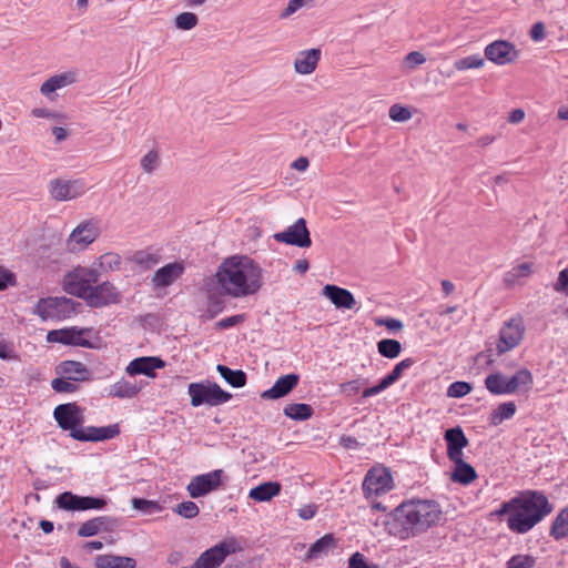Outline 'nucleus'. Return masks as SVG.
Returning <instances> with one entry per match:
<instances>
[{"instance_id":"f257e3e1","label":"nucleus","mask_w":568,"mask_h":568,"mask_svg":"<svg viewBox=\"0 0 568 568\" xmlns=\"http://www.w3.org/2000/svg\"><path fill=\"white\" fill-rule=\"evenodd\" d=\"M443 516L439 504L435 500L410 499L403 501L384 520L389 536L407 540L420 536L436 526Z\"/></svg>"},{"instance_id":"f03ea898","label":"nucleus","mask_w":568,"mask_h":568,"mask_svg":"<svg viewBox=\"0 0 568 568\" xmlns=\"http://www.w3.org/2000/svg\"><path fill=\"white\" fill-rule=\"evenodd\" d=\"M262 268L247 256L235 255L225 258L211 277L222 295L234 298L255 294L262 287Z\"/></svg>"},{"instance_id":"7ed1b4c3","label":"nucleus","mask_w":568,"mask_h":568,"mask_svg":"<svg viewBox=\"0 0 568 568\" xmlns=\"http://www.w3.org/2000/svg\"><path fill=\"white\" fill-rule=\"evenodd\" d=\"M491 515L507 516L508 528L517 534L527 532L532 528V491L527 490L519 496L503 503Z\"/></svg>"},{"instance_id":"20e7f679","label":"nucleus","mask_w":568,"mask_h":568,"mask_svg":"<svg viewBox=\"0 0 568 568\" xmlns=\"http://www.w3.org/2000/svg\"><path fill=\"white\" fill-rule=\"evenodd\" d=\"M101 272L98 270L95 264L90 267L78 266L67 273L63 277L62 285L63 290L79 298L84 300L89 294V291L99 282Z\"/></svg>"},{"instance_id":"39448f33","label":"nucleus","mask_w":568,"mask_h":568,"mask_svg":"<svg viewBox=\"0 0 568 568\" xmlns=\"http://www.w3.org/2000/svg\"><path fill=\"white\" fill-rule=\"evenodd\" d=\"M243 550V545L235 537L226 538L203 551L191 568H217L229 555Z\"/></svg>"},{"instance_id":"423d86ee","label":"nucleus","mask_w":568,"mask_h":568,"mask_svg":"<svg viewBox=\"0 0 568 568\" xmlns=\"http://www.w3.org/2000/svg\"><path fill=\"white\" fill-rule=\"evenodd\" d=\"M191 405L199 407L203 404L217 406L229 402L232 395L223 390L216 383H191L189 385Z\"/></svg>"},{"instance_id":"0eeeda50","label":"nucleus","mask_w":568,"mask_h":568,"mask_svg":"<svg viewBox=\"0 0 568 568\" xmlns=\"http://www.w3.org/2000/svg\"><path fill=\"white\" fill-rule=\"evenodd\" d=\"M531 381V374L527 369H521L510 378L501 373L490 374L485 379L486 388L495 395L511 394Z\"/></svg>"},{"instance_id":"6e6552de","label":"nucleus","mask_w":568,"mask_h":568,"mask_svg":"<svg viewBox=\"0 0 568 568\" xmlns=\"http://www.w3.org/2000/svg\"><path fill=\"white\" fill-rule=\"evenodd\" d=\"M91 332V327L79 328L77 326L53 329L48 333L47 341L50 343L94 348V343L87 337Z\"/></svg>"},{"instance_id":"1a4fd4ad","label":"nucleus","mask_w":568,"mask_h":568,"mask_svg":"<svg viewBox=\"0 0 568 568\" xmlns=\"http://www.w3.org/2000/svg\"><path fill=\"white\" fill-rule=\"evenodd\" d=\"M393 488L390 473L386 468L371 469L363 481V493L367 499L388 493Z\"/></svg>"},{"instance_id":"9d476101","label":"nucleus","mask_w":568,"mask_h":568,"mask_svg":"<svg viewBox=\"0 0 568 568\" xmlns=\"http://www.w3.org/2000/svg\"><path fill=\"white\" fill-rule=\"evenodd\" d=\"M122 294L116 286L109 282H102L101 284L94 285L84 301L90 307L100 308L111 304H118L121 302Z\"/></svg>"},{"instance_id":"9b49d317","label":"nucleus","mask_w":568,"mask_h":568,"mask_svg":"<svg viewBox=\"0 0 568 568\" xmlns=\"http://www.w3.org/2000/svg\"><path fill=\"white\" fill-rule=\"evenodd\" d=\"M223 477V469H215L206 474L197 475L191 479L186 486V490L192 498L203 497L216 490L222 485Z\"/></svg>"},{"instance_id":"f8f14e48","label":"nucleus","mask_w":568,"mask_h":568,"mask_svg":"<svg viewBox=\"0 0 568 568\" xmlns=\"http://www.w3.org/2000/svg\"><path fill=\"white\" fill-rule=\"evenodd\" d=\"M49 192L55 201H71L82 196L87 186L83 180L55 179L49 182Z\"/></svg>"},{"instance_id":"ddd939ff","label":"nucleus","mask_w":568,"mask_h":568,"mask_svg":"<svg viewBox=\"0 0 568 568\" xmlns=\"http://www.w3.org/2000/svg\"><path fill=\"white\" fill-rule=\"evenodd\" d=\"M55 503L59 508L65 510L102 509L106 506L105 498L92 496H78L71 491L60 494Z\"/></svg>"},{"instance_id":"4468645a","label":"nucleus","mask_w":568,"mask_h":568,"mask_svg":"<svg viewBox=\"0 0 568 568\" xmlns=\"http://www.w3.org/2000/svg\"><path fill=\"white\" fill-rule=\"evenodd\" d=\"M53 416L62 429L70 430L72 438L84 420L82 409L75 403L58 405L54 408Z\"/></svg>"},{"instance_id":"2eb2a0df","label":"nucleus","mask_w":568,"mask_h":568,"mask_svg":"<svg viewBox=\"0 0 568 568\" xmlns=\"http://www.w3.org/2000/svg\"><path fill=\"white\" fill-rule=\"evenodd\" d=\"M274 240L278 243L295 245L297 247H310L312 240L306 226L305 219H298L293 225L288 226L284 232L275 233Z\"/></svg>"},{"instance_id":"dca6fc26","label":"nucleus","mask_w":568,"mask_h":568,"mask_svg":"<svg viewBox=\"0 0 568 568\" xmlns=\"http://www.w3.org/2000/svg\"><path fill=\"white\" fill-rule=\"evenodd\" d=\"M99 236L97 222L85 221L79 224L70 234L67 245L70 251H82Z\"/></svg>"},{"instance_id":"f3484780","label":"nucleus","mask_w":568,"mask_h":568,"mask_svg":"<svg viewBox=\"0 0 568 568\" xmlns=\"http://www.w3.org/2000/svg\"><path fill=\"white\" fill-rule=\"evenodd\" d=\"M524 336V327L520 318H511L500 329L497 343L498 354H504L516 347Z\"/></svg>"},{"instance_id":"a211bd4d","label":"nucleus","mask_w":568,"mask_h":568,"mask_svg":"<svg viewBox=\"0 0 568 568\" xmlns=\"http://www.w3.org/2000/svg\"><path fill=\"white\" fill-rule=\"evenodd\" d=\"M74 302L68 297L40 298L34 313L43 321L59 317L60 313L73 310Z\"/></svg>"},{"instance_id":"6ab92c4d","label":"nucleus","mask_w":568,"mask_h":568,"mask_svg":"<svg viewBox=\"0 0 568 568\" xmlns=\"http://www.w3.org/2000/svg\"><path fill=\"white\" fill-rule=\"evenodd\" d=\"M485 57L496 64L504 65L516 59L517 51L510 42L497 40L486 47Z\"/></svg>"},{"instance_id":"aec40b11","label":"nucleus","mask_w":568,"mask_h":568,"mask_svg":"<svg viewBox=\"0 0 568 568\" xmlns=\"http://www.w3.org/2000/svg\"><path fill=\"white\" fill-rule=\"evenodd\" d=\"M185 271L183 262H172L160 267L153 274L151 283L156 288H163L172 285L179 280Z\"/></svg>"},{"instance_id":"412c9836","label":"nucleus","mask_w":568,"mask_h":568,"mask_svg":"<svg viewBox=\"0 0 568 568\" xmlns=\"http://www.w3.org/2000/svg\"><path fill=\"white\" fill-rule=\"evenodd\" d=\"M444 438L447 443V456L449 460L463 458V449L468 446V439L463 429L457 426L445 432Z\"/></svg>"},{"instance_id":"4be33fe9","label":"nucleus","mask_w":568,"mask_h":568,"mask_svg":"<svg viewBox=\"0 0 568 568\" xmlns=\"http://www.w3.org/2000/svg\"><path fill=\"white\" fill-rule=\"evenodd\" d=\"M322 294L328 298L337 308L352 310L356 305V301L351 291L327 284L323 287Z\"/></svg>"},{"instance_id":"5701e85b","label":"nucleus","mask_w":568,"mask_h":568,"mask_svg":"<svg viewBox=\"0 0 568 568\" xmlns=\"http://www.w3.org/2000/svg\"><path fill=\"white\" fill-rule=\"evenodd\" d=\"M298 381L300 376L294 373L281 376L270 389L262 393L261 397L264 399L282 398L297 386Z\"/></svg>"},{"instance_id":"b1692460","label":"nucleus","mask_w":568,"mask_h":568,"mask_svg":"<svg viewBox=\"0 0 568 568\" xmlns=\"http://www.w3.org/2000/svg\"><path fill=\"white\" fill-rule=\"evenodd\" d=\"M321 55L322 51L318 48H313L298 52L294 60L295 72L302 75L313 73L321 60Z\"/></svg>"},{"instance_id":"393cba45","label":"nucleus","mask_w":568,"mask_h":568,"mask_svg":"<svg viewBox=\"0 0 568 568\" xmlns=\"http://www.w3.org/2000/svg\"><path fill=\"white\" fill-rule=\"evenodd\" d=\"M78 72L74 70H69L59 74H54L45 80L41 87V94L48 97L57 90L63 89L68 85H71L77 82Z\"/></svg>"},{"instance_id":"a878e982","label":"nucleus","mask_w":568,"mask_h":568,"mask_svg":"<svg viewBox=\"0 0 568 568\" xmlns=\"http://www.w3.org/2000/svg\"><path fill=\"white\" fill-rule=\"evenodd\" d=\"M164 365L165 363L159 357H139L130 362L125 371L129 375L143 374L154 377V371L164 367Z\"/></svg>"},{"instance_id":"bb28decb","label":"nucleus","mask_w":568,"mask_h":568,"mask_svg":"<svg viewBox=\"0 0 568 568\" xmlns=\"http://www.w3.org/2000/svg\"><path fill=\"white\" fill-rule=\"evenodd\" d=\"M115 525L116 520L114 518L108 516L94 517L79 527L78 535L80 537H91L101 531H111Z\"/></svg>"},{"instance_id":"cd10ccee","label":"nucleus","mask_w":568,"mask_h":568,"mask_svg":"<svg viewBox=\"0 0 568 568\" xmlns=\"http://www.w3.org/2000/svg\"><path fill=\"white\" fill-rule=\"evenodd\" d=\"M58 373L73 382H84L90 379V371L84 364L77 361H64L58 366Z\"/></svg>"},{"instance_id":"c85d7f7f","label":"nucleus","mask_w":568,"mask_h":568,"mask_svg":"<svg viewBox=\"0 0 568 568\" xmlns=\"http://www.w3.org/2000/svg\"><path fill=\"white\" fill-rule=\"evenodd\" d=\"M531 273V264L529 262H524L513 266L508 272L504 275V284L508 288H514L516 286H521L526 283Z\"/></svg>"},{"instance_id":"c756f323","label":"nucleus","mask_w":568,"mask_h":568,"mask_svg":"<svg viewBox=\"0 0 568 568\" xmlns=\"http://www.w3.org/2000/svg\"><path fill=\"white\" fill-rule=\"evenodd\" d=\"M129 261L132 262L141 271H146L161 262V255L159 251L150 247L134 252Z\"/></svg>"},{"instance_id":"7c9ffc66","label":"nucleus","mask_w":568,"mask_h":568,"mask_svg":"<svg viewBox=\"0 0 568 568\" xmlns=\"http://www.w3.org/2000/svg\"><path fill=\"white\" fill-rule=\"evenodd\" d=\"M336 546L337 540L333 534H326L311 545L305 555V560H313L326 556L328 551L334 549Z\"/></svg>"},{"instance_id":"2f4dec72","label":"nucleus","mask_w":568,"mask_h":568,"mask_svg":"<svg viewBox=\"0 0 568 568\" xmlns=\"http://www.w3.org/2000/svg\"><path fill=\"white\" fill-rule=\"evenodd\" d=\"M95 568H135V560L131 557L116 555H98L94 559Z\"/></svg>"},{"instance_id":"473e14b6","label":"nucleus","mask_w":568,"mask_h":568,"mask_svg":"<svg viewBox=\"0 0 568 568\" xmlns=\"http://www.w3.org/2000/svg\"><path fill=\"white\" fill-rule=\"evenodd\" d=\"M282 485L278 481H265L252 488L248 497L255 501H270L281 493Z\"/></svg>"},{"instance_id":"72a5a7b5","label":"nucleus","mask_w":568,"mask_h":568,"mask_svg":"<svg viewBox=\"0 0 568 568\" xmlns=\"http://www.w3.org/2000/svg\"><path fill=\"white\" fill-rule=\"evenodd\" d=\"M455 464V470L452 479L455 483L468 485L477 477L475 468L467 464L463 458L452 460Z\"/></svg>"},{"instance_id":"f704fd0d","label":"nucleus","mask_w":568,"mask_h":568,"mask_svg":"<svg viewBox=\"0 0 568 568\" xmlns=\"http://www.w3.org/2000/svg\"><path fill=\"white\" fill-rule=\"evenodd\" d=\"M141 390V386L124 378L110 386L109 396L116 398H132Z\"/></svg>"},{"instance_id":"c9c22d12","label":"nucleus","mask_w":568,"mask_h":568,"mask_svg":"<svg viewBox=\"0 0 568 568\" xmlns=\"http://www.w3.org/2000/svg\"><path fill=\"white\" fill-rule=\"evenodd\" d=\"M94 433H95L94 436H84L82 433L75 432L73 434V438L77 440H80V442L105 440V439L114 438L116 435H119L120 429H119V426L115 424V425H110L106 427H97V430H94Z\"/></svg>"},{"instance_id":"e433bc0d","label":"nucleus","mask_w":568,"mask_h":568,"mask_svg":"<svg viewBox=\"0 0 568 568\" xmlns=\"http://www.w3.org/2000/svg\"><path fill=\"white\" fill-rule=\"evenodd\" d=\"M216 371L221 377L232 387H243L246 384V374L242 369H231L230 367L219 364Z\"/></svg>"},{"instance_id":"4c0bfd02","label":"nucleus","mask_w":568,"mask_h":568,"mask_svg":"<svg viewBox=\"0 0 568 568\" xmlns=\"http://www.w3.org/2000/svg\"><path fill=\"white\" fill-rule=\"evenodd\" d=\"M284 415L294 420H306L314 414V409L308 404L291 403L284 407Z\"/></svg>"},{"instance_id":"58836bf2","label":"nucleus","mask_w":568,"mask_h":568,"mask_svg":"<svg viewBox=\"0 0 568 568\" xmlns=\"http://www.w3.org/2000/svg\"><path fill=\"white\" fill-rule=\"evenodd\" d=\"M93 264L98 270L104 273L119 271L121 268L122 258L118 253L108 252L102 254Z\"/></svg>"},{"instance_id":"ea45409f","label":"nucleus","mask_w":568,"mask_h":568,"mask_svg":"<svg viewBox=\"0 0 568 568\" xmlns=\"http://www.w3.org/2000/svg\"><path fill=\"white\" fill-rule=\"evenodd\" d=\"M550 536L556 540L568 536V506L555 518L550 528Z\"/></svg>"},{"instance_id":"a19ab883","label":"nucleus","mask_w":568,"mask_h":568,"mask_svg":"<svg viewBox=\"0 0 568 568\" xmlns=\"http://www.w3.org/2000/svg\"><path fill=\"white\" fill-rule=\"evenodd\" d=\"M516 412V405L513 402H507L500 404L497 409H495L490 415V424L497 426L501 424L505 419H508L514 416Z\"/></svg>"},{"instance_id":"79ce46f5","label":"nucleus","mask_w":568,"mask_h":568,"mask_svg":"<svg viewBox=\"0 0 568 568\" xmlns=\"http://www.w3.org/2000/svg\"><path fill=\"white\" fill-rule=\"evenodd\" d=\"M378 353L386 358H396L402 352V344L392 338H385L377 343Z\"/></svg>"},{"instance_id":"37998d69","label":"nucleus","mask_w":568,"mask_h":568,"mask_svg":"<svg viewBox=\"0 0 568 568\" xmlns=\"http://www.w3.org/2000/svg\"><path fill=\"white\" fill-rule=\"evenodd\" d=\"M552 510L554 506L549 503L548 498L544 494L535 490V524L540 521Z\"/></svg>"},{"instance_id":"c03bdc74","label":"nucleus","mask_w":568,"mask_h":568,"mask_svg":"<svg viewBox=\"0 0 568 568\" xmlns=\"http://www.w3.org/2000/svg\"><path fill=\"white\" fill-rule=\"evenodd\" d=\"M426 62V57L419 51H412L406 54L400 63V70L409 73Z\"/></svg>"},{"instance_id":"a18cd8bd","label":"nucleus","mask_w":568,"mask_h":568,"mask_svg":"<svg viewBox=\"0 0 568 568\" xmlns=\"http://www.w3.org/2000/svg\"><path fill=\"white\" fill-rule=\"evenodd\" d=\"M199 24V18L195 13L185 11L179 13L174 18V26L179 30L189 31L194 29Z\"/></svg>"},{"instance_id":"49530a36","label":"nucleus","mask_w":568,"mask_h":568,"mask_svg":"<svg viewBox=\"0 0 568 568\" xmlns=\"http://www.w3.org/2000/svg\"><path fill=\"white\" fill-rule=\"evenodd\" d=\"M413 364V358H405L402 362L397 363L393 371L382 379L386 388L393 385L395 382H397L402 376L403 372L409 368Z\"/></svg>"},{"instance_id":"de8ad7c7","label":"nucleus","mask_w":568,"mask_h":568,"mask_svg":"<svg viewBox=\"0 0 568 568\" xmlns=\"http://www.w3.org/2000/svg\"><path fill=\"white\" fill-rule=\"evenodd\" d=\"M215 283H211V281L206 284L207 292V311L211 312V317H214L217 313H220L224 303L221 297L214 292L213 285Z\"/></svg>"},{"instance_id":"09e8293b","label":"nucleus","mask_w":568,"mask_h":568,"mask_svg":"<svg viewBox=\"0 0 568 568\" xmlns=\"http://www.w3.org/2000/svg\"><path fill=\"white\" fill-rule=\"evenodd\" d=\"M485 64V59L479 54H473L463 59L456 60L454 67L458 71H465L469 69H479Z\"/></svg>"},{"instance_id":"8fccbe9b","label":"nucleus","mask_w":568,"mask_h":568,"mask_svg":"<svg viewBox=\"0 0 568 568\" xmlns=\"http://www.w3.org/2000/svg\"><path fill=\"white\" fill-rule=\"evenodd\" d=\"M131 503L134 509L143 511L144 514L148 515L160 513L163 509V507L155 500L133 498Z\"/></svg>"},{"instance_id":"3c124183","label":"nucleus","mask_w":568,"mask_h":568,"mask_svg":"<svg viewBox=\"0 0 568 568\" xmlns=\"http://www.w3.org/2000/svg\"><path fill=\"white\" fill-rule=\"evenodd\" d=\"M160 165V155L156 150H150L141 159V169L146 174H152Z\"/></svg>"},{"instance_id":"603ef678","label":"nucleus","mask_w":568,"mask_h":568,"mask_svg":"<svg viewBox=\"0 0 568 568\" xmlns=\"http://www.w3.org/2000/svg\"><path fill=\"white\" fill-rule=\"evenodd\" d=\"M173 510L186 519H192L200 513L199 506L190 500L176 505Z\"/></svg>"},{"instance_id":"864d4df0","label":"nucleus","mask_w":568,"mask_h":568,"mask_svg":"<svg viewBox=\"0 0 568 568\" xmlns=\"http://www.w3.org/2000/svg\"><path fill=\"white\" fill-rule=\"evenodd\" d=\"M51 387L57 393H74L78 390V385L67 377L54 378L51 381Z\"/></svg>"},{"instance_id":"5fc2aeb1","label":"nucleus","mask_w":568,"mask_h":568,"mask_svg":"<svg viewBox=\"0 0 568 568\" xmlns=\"http://www.w3.org/2000/svg\"><path fill=\"white\" fill-rule=\"evenodd\" d=\"M471 392V385L467 382H454L447 389V396L452 398H460Z\"/></svg>"},{"instance_id":"6e6d98bb","label":"nucleus","mask_w":568,"mask_h":568,"mask_svg":"<svg viewBox=\"0 0 568 568\" xmlns=\"http://www.w3.org/2000/svg\"><path fill=\"white\" fill-rule=\"evenodd\" d=\"M389 118L395 122H406L412 118V112L406 106L394 104L389 109Z\"/></svg>"},{"instance_id":"4d7b16f0","label":"nucleus","mask_w":568,"mask_h":568,"mask_svg":"<svg viewBox=\"0 0 568 568\" xmlns=\"http://www.w3.org/2000/svg\"><path fill=\"white\" fill-rule=\"evenodd\" d=\"M313 1L314 0H290L286 8L280 13V19H287L298 9Z\"/></svg>"},{"instance_id":"13d9d810","label":"nucleus","mask_w":568,"mask_h":568,"mask_svg":"<svg viewBox=\"0 0 568 568\" xmlns=\"http://www.w3.org/2000/svg\"><path fill=\"white\" fill-rule=\"evenodd\" d=\"M365 383H366V381H364L362 383L361 379H353V381H349L346 383H342L339 385V390H341V393H343L347 396H353L359 392L361 386Z\"/></svg>"},{"instance_id":"bf43d9fd","label":"nucleus","mask_w":568,"mask_h":568,"mask_svg":"<svg viewBox=\"0 0 568 568\" xmlns=\"http://www.w3.org/2000/svg\"><path fill=\"white\" fill-rule=\"evenodd\" d=\"M244 321H245V315L237 314V315L222 318L221 321H219L215 324V326L220 329H226V328L233 327L235 325H239V324L243 323Z\"/></svg>"},{"instance_id":"052dcab7","label":"nucleus","mask_w":568,"mask_h":568,"mask_svg":"<svg viewBox=\"0 0 568 568\" xmlns=\"http://www.w3.org/2000/svg\"><path fill=\"white\" fill-rule=\"evenodd\" d=\"M532 561L529 556L517 555L507 562V568H530Z\"/></svg>"},{"instance_id":"680f3d73","label":"nucleus","mask_w":568,"mask_h":568,"mask_svg":"<svg viewBox=\"0 0 568 568\" xmlns=\"http://www.w3.org/2000/svg\"><path fill=\"white\" fill-rule=\"evenodd\" d=\"M348 568H378L376 565L369 566L364 555L361 552L353 554L348 559Z\"/></svg>"},{"instance_id":"e2e57ef3","label":"nucleus","mask_w":568,"mask_h":568,"mask_svg":"<svg viewBox=\"0 0 568 568\" xmlns=\"http://www.w3.org/2000/svg\"><path fill=\"white\" fill-rule=\"evenodd\" d=\"M375 323L377 326H385L389 331H398L403 328V323L396 318H377Z\"/></svg>"},{"instance_id":"0e129e2a","label":"nucleus","mask_w":568,"mask_h":568,"mask_svg":"<svg viewBox=\"0 0 568 568\" xmlns=\"http://www.w3.org/2000/svg\"><path fill=\"white\" fill-rule=\"evenodd\" d=\"M14 275L3 266H0V291L7 288L9 285H13Z\"/></svg>"},{"instance_id":"69168bd1","label":"nucleus","mask_w":568,"mask_h":568,"mask_svg":"<svg viewBox=\"0 0 568 568\" xmlns=\"http://www.w3.org/2000/svg\"><path fill=\"white\" fill-rule=\"evenodd\" d=\"M555 290L568 295V268H565L559 273Z\"/></svg>"},{"instance_id":"338daca9","label":"nucleus","mask_w":568,"mask_h":568,"mask_svg":"<svg viewBox=\"0 0 568 568\" xmlns=\"http://www.w3.org/2000/svg\"><path fill=\"white\" fill-rule=\"evenodd\" d=\"M0 358L12 359L16 358L12 348L3 341L0 339Z\"/></svg>"},{"instance_id":"774afa93","label":"nucleus","mask_w":568,"mask_h":568,"mask_svg":"<svg viewBox=\"0 0 568 568\" xmlns=\"http://www.w3.org/2000/svg\"><path fill=\"white\" fill-rule=\"evenodd\" d=\"M525 119V111L523 109H515L508 115L510 124H518Z\"/></svg>"}]
</instances>
